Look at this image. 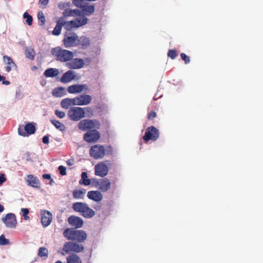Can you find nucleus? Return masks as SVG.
<instances>
[{"instance_id": "nucleus-22", "label": "nucleus", "mask_w": 263, "mask_h": 263, "mask_svg": "<svg viewBox=\"0 0 263 263\" xmlns=\"http://www.w3.org/2000/svg\"><path fill=\"white\" fill-rule=\"evenodd\" d=\"M66 25V20L64 17H61L57 21V24L53 30L52 31V34L54 35H59L61 33L62 27Z\"/></svg>"}, {"instance_id": "nucleus-13", "label": "nucleus", "mask_w": 263, "mask_h": 263, "mask_svg": "<svg viewBox=\"0 0 263 263\" xmlns=\"http://www.w3.org/2000/svg\"><path fill=\"white\" fill-rule=\"evenodd\" d=\"M67 221L72 227L70 229H80L84 224L83 220L81 217L76 215L70 216L67 219Z\"/></svg>"}, {"instance_id": "nucleus-47", "label": "nucleus", "mask_w": 263, "mask_h": 263, "mask_svg": "<svg viewBox=\"0 0 263 263\" xmlns=\"http://www.w3.org/2000/svg\"><path fill=\"white\" fill-rule=\"evenodd\" d=\"M21 212L23 213V216H25L28 214L29 210L28 209L22 208L21 209Z\"/></svg>"}, {"instance_id": "nucleus-14", "label": "nucleus", "mask_w": 263, "mask_h": 263, "mask_svg": "<svg viewBox=\"0 0 263 263\" xmlns=\"http://www.w3.org/2000/svg\"><path fill=\"white\" fill-rule=\"evenodd\" d=\"M35 127L31 123H27L24 127L20 126L18 128V133L20 135L25 137L28 135H31L35 133Z\"/></svg>"}, {"instance_id": "nucleus-12", "label": "nucleus", "mask_w": 263, "mask_h": 263, "mask_svg": "<svg viewBox=\"0 0 263 263\" xmlns=\"http://www.w3.org/2000/svg\"><path fill=\"white\" fill-rule=\"evenodd\" d=\"M2 220L5 226L9 228H14L17 224L16 216L13 213L6 214L4 217L2 218Z\"/></svg>"}, {"instance_id": "nucleus-7", "label": "nucleus", "mask_w": 263, "mask_h": 263, "mask_svg": "<svg viewBox=\"0 0 263 263\" xmlns=\"http://www.w3.org/2000/svg\"><path fill=\"white\" fill-rule=\"evenodd\" d=\"M109 161H105L97 164L95 166V174L101 177L106 176L109 171Z\"/></svg>"}, {"instance_id": "nucleus-2", "label": "nucleus", "mask_w": 263, "mask_h": 263, "mask_svg": "<svg viewBox=\"0 0 263 263\" xmlns=\"http://www.w3.org/2000/svg\"><path fill=\"white\" fill-rule=\"evenodd\" d=\"M113 152V148L110 145L105 147L101 144H95L90 147L89 154L90 156L95 159H101L106 155H112Z\"/></svg>"}, {"instance_id": "nucleus-33", "label": "nucleus", "mask_w": 263, "mask_h": 263, "mask_svg": "<svg viewBox=\"0 0 263 263\" xmlns=\"http://www.w3.org/2000/svg\"><path fill=\"white\" fill-rule=\"evenodd\" d=\"M76 78V72L73 70H68L67 71V83L75 79Z\"/></svg>"}, {"instance_id": "nucleus-62", "label": "nucleus", "mask_w": 263, "mask_h": 263, "mask_svg": "<svg viewBox=\"0 0 263 263\" xmlns=\"http://www.w3.org/2000/svg\"><path fill=\"white\" fill-rule=\"evenodd\" d=\"M49 180H50V184H51L53 182V180L51 178V179H49Z\"/></svg>"}, {"instance_id": "nucleus-8", "label": "nucleus", "mask_w": 263, "mask_h": 263, "mask_svg": "<svg viewBox=\"0 0 263 263\" xmlns=\"http://www.w3.org/2000/svg\"><path fill=\"white\" fill-rule=\"evenodd\" d=\"M91 100V98L88 95H80L73 99L67 98V105H87Z\"/></svg>"}, {"instance_id": "nucleus-60", "label": "nucleus", "mask_w": 263, "mask_h": 263, "mask_svg": "<svg viewBox=\"0 0 263 263\" xmlns=\"http://www.w3.org/2000/svg\"><path fill=\"white\" fill-rule=\"evenodd\" d=\"M63 236L66 237V229H65L63 232Z\"/></svg>"}, {"instance_id": "nucleus-15", "label": "nucleus", "mask_w": 263, "mask_h": 263, "mask_svg": "<svg viewBox=\"0 0 263 263\" xmlns=\"http://www.w3.org/2000/svg\"><path fill=\"white\" fill-rule=\"evenodd\" d=\"M52 55L56 58L57 61L66 62V50L62 49L60 47H56L51 49Z\"/></svg>"}, {"instance_id": "nucleus-18", "label": "nucleus", "mask_w": 263, "mask_h": 263, "mask_svg": "<svg viewBox=\"0 0 263 263\" xmlns=\"http://www.w3.org/2000/svg\"><path fill=\"white\" fill-rule=\"evenodd\" d=\"M3 59L4 63L6 65L5 67V70L7 72H9L12 70L16 69V65L10 57L5 55L3 56Z\"/></svg>"}, {"instance_id": "nucleus-51", "label": "nucleus", "mask_w": 263, "mask_h": 263, "mask_svg": "<svg viewBox=\"0 0 263 263\" xmlns=\"http://www.w3.org/2000/svg\"><path fill=\"white\" fill-rule=\"evenodd\" d=\"M61 81L63 83H66V72L63 74V76L61 78Z\"/></svg>"}, {"instance_id": "nucleus-37", "label": "nucleus", "mask_w": 263, "mask_h": 263, "mask_svg": "<svg viewBox=\"0 0 263 263\" xmlns=\"http://www.w3.org/2000/svg\"><path fill=\"white\" fill-rule=\"evenodd\" d=\"M178 55L177 50L175 49H170L167 52V56L171 59H175Z\"/></svg>"}, {"instance_id": "nucleus-63", "label": "nucleus", "mask_w": 263, "mask_h": 263, "mask_svg": "<svg viewBox=\"0 0 263 263\" xmlns=\"http://www.w3.org/2000/svg\"><path fill=\"white\" fill-rule=\"evenodd\" d=\"M55 263H62V262L60 260H58L55 262Z\"/></svg>"}, {"instance_id": "nucleus-25", "label": "nucleus", "mask_w": 263, "mask_h": 263, "mask_svg": "<svg viewBox=\"0 0 263 263\" xmlns=\"http://www.w3.org/2000/svg\"><path fill=\"white\" fill-rule=\"evenodd\" d=\"M59 73V70L57 68H48L44 71V74L47 78H53L57 76Z\"/></svg>"}, {"instance_id": "nucleus-59", "label": "nucleus", "mask_w": 263, "mask_h": 263, "mask_svg": "<svg viewBox=\"0 0 263 263\" xmlns=\"http://www.w3.org/2000/svg\"><path fill=\"white\" fill-rule=\"evenodd\" d=\"M63 251L66 252V242L63 244Z\"/></svg>"}, {"instance_id": "nucleus-29", "label": "nucleus", "mask_w": 263, "mask_h": 263, "mask_svg": "<svg viewBox=\"0 0 263 263\" xmlns=\"http://www.w3.org/2000/svg\"><path fill=\"white\" fill-rule=\"evenodd\" d=\"M67 263H82V261L79 256L72 254L67 257Z\"/></svg>"}, {"instance_id": "nucleus-4", "label": "nucleus", "mask_w": 263, "mask_h": 263, "mask_svg": "<svg viewBox=\"0 0 263 263\" xmlns=\"http://www.w3.org/2000/svg\"><path fill=\"white\" fill-rule=\"evenodd\" d=\"M87 235L85 231L78 229H67V239L82 243L87 239Z\"/></svg>"}, {"instance_id": "nucleus-50", "label": "nucleus", "mask_w": 263, "mask_h": 263, "mask_svg": "<svg viewBox=\"0 0 263 263\" xmlns=\"http://www.w3.org/2000/svg\"><path fill=\"white\" fill-rule=\"evenodd\" d=\"M49 2V0H40L39 3L43 5H46L48 4Z\"/></svg>"}, {"instance_id": "nucleus-3", "label": "nucleus", "mask_w": 263, "mask_h": 263, "mask_svg": "<svg viewBox=\"0 0 263 263\" xmlns=\"http://www.w3.org/2000/svg\"><path fill=\"white\" fill-rule=\"evenodd\" d=\"M117 180V178H115L111 183L107 178L101 179L93 178L92 179V184L100 192L105 193L110 189L111 184L114 187H116L115 183Z\"/></svg>"}, {"instance_id": "nucleus-20", "label": "nucleus", "mask_w": 263, "mask_h": 263, "mask_svg": "<svg viewBox=\"0 0 263 263\" xmlns=\"http://www.w3.org/2000/svg\"><path fill=\"white\" fill-rule=\"evenodd\" d=\"M87 196L89 199L96 202H100L103 198L102 192L99 190L89 191Z\"/></svg>"}, {"instance_id": "nucleus-5", "label": "nucleus", "mask_w": 263, "mask_h": 263, "mask_svg": "<svg viewBox=\"0 0 263 263\" xmlns=\"http://www.w3.org/2000/svg\"><path fill=\"white\" fill-rule=\"evenodd\" d=\"M72 209L77 213H80L85 218H90L95 215V211L90 208L87 204L82 202H77L72 204Z\"/></svg>"}, {"instance_id": "nucleus-10", "label": "nucleus", "mask_w": 263, "mask_h": 263, "mask_svg": "<svg viewBox=\"0 0 263 263\" xmlns=\"http://www.w3.org/2000/svg\"><path fill=\"white\" fill-rule=\"evenodd\" d=\"M159 137V130L154 126L148 127L145 132L143 139L145 142L149 140L156 141Z\"/></svg>"}, {"instance_id": "nucleus-19", "label": "nucleus", "mask_w": 263, "mask_h": 263, "mask_svg": "<svg viewBox=\"0 0 263 263\" xmlns=\"http://www.w3.org/2000/svg\"><path fill=\"white\" fill-rule=\"evenodd\" d=\"M52 219V214L49 211H45L41 214V220L44 227L48 226L51 222Z\"/></svg>"}, {"instance_id": "nucleus-35", "label": "nucleus", "mask_w": 263, "mask_h": 263, "mask_svg": "<svg viewBox=\"0 0 263 263\" xmlns=\"http://www.w3.org/2000/svg\"><path fill=\"white\" fill-rule=\"evenodd\" d=\"M26 57L31 60L34 58V51L32 48H27L25 50Z\"/></svg>"}, {"instance_id": "nucleus-24", "label": "nucleus", "mask_w": 263, "mask_h": 263, "mask_svg": "<svg viewBox=\"0 0 263 263\" xmlns=\"http://www.w3.org/2000/svg\"><path fill=\"white\" fill-rule=\"evenodd\" d=\"M85 189H75L72 192V196L74 199H83L86 194Z\"/></svg>"}, {"instance_id": "nucleus-58", "label": "nucleus", "mask_w": 263, "mask_h": 263, "mask_svg": "<svg viewBox=\"0 0 263 263\" xmlns=\"http://www.w3.org/2000/svg\"><path fill=\"white\" fill-rule=\"evenodd\" d=\"M4 79H5V77L0 74V82H2V80H4Z\"/></svg>"}, {"instance_id": "nucleus-48", "label": "nucleus", "mask_w": 263, "mask_h": 263, "mask_svg": "<svg viewBox=\"0 0 263 263\" xmlns=\"http://www.w3.org/2000/svg\"><path fill=\"white\" fill-rule=\"evenodd\" d=\"M22 95L21 94V93L20 92V91H16V93H15V98L17 99H21L22 98Z\"/></svg>"}, {"instance_id": "nucleus-55", "label": "nucleus", "mask_w": 263, "mask_h": 263, "mask_svg": "<svg viewBox=\"0 0 263 263\" xmlns=\"http://www.w3.org/2000/svg\"><path fill=\"white\" fill-rule=\"evenodd\" d=\"M4 210V207L0 203V213L3 212Z\"/></svg>"}, {"instance_id": "nucleus-17", "label": "nucleus", "mask_w": 263, "mask_h": 263, "mask_svg": "<svg viewBox=\"0 0 263 263\" xmlns=\"http://www.w3.org/2000/svg\"><path fill=\"white\" fill-rule=\"evenodd\" d=\"M100 138V134L96 129L90 130L84 135V140L88 142H96Z\"/></svg>"}, {"instance_id": "nucleus-54", "label": "nucleus", "mask_w": 263, "mask_h": 263, "mask_svg": "<svg viewBox=\"0 0 263 263\" xmlns=\"http://www.w3.org/2000/svg\"><path fill=\"white\" fill-rule=\"evenodd\" d=\"M73 164V160H69L68 161H67V164L69 165H72Z\"/></svg>"}, {"instance_id": "nucleus-45", "label": "nucleus", "mask_w": 263, "mask_h": 263, "mask_svg": "<svg viewBox=\"0 0 263 263\" xmlns=\"http://www.w3.org/2000/svg\"><path fill=\"white\" fill-rule=\"evenodd\" d=\"M42 141H43V143H44L45 144H48L49 142V136L48 135L44 136L42 138Z\"/></svg>"}, {"instance_id": "nucleus-36", "label": "nucleus", "mask_w": 263, "mask_h": 263, "mask_svg": "<svg viewBox=\"0 0 263 263\" xmlns=\"http://www.w3.org/2000/svg\"><path fill=\"white\" fill-rule=\"evenodd\" d=\"M37 17L39 21V24L40 25H43L45 24V16L42 11H39L37 14Z\"/></svg>"}, {"instance_id": "nucleus-64", "label": "nucleus", "mask_w": 263, "mask_h": 263, "mask_svg": "<svg viewBox=\"0 0 263 263\" xmlns=\"http://www.w3.org/2000/svg\"><path fill=\"white\" fill-rule=\"evenodd\" d=\"M36 69V67L34 66V67H33L32 68V69Z\"/></svg>"}, {"instance_id": "nucleus-61", "label": "nucleus", "mask_w": 263, "mask_h": 263, "mask_svg": "<svg viewBox=\"0 0 263 263\" xmlns=\"http://www.w3.org/2000/svg\"><path fill=\"white\" fill-rule=\"evenodd\" d=\"M24 216V219H25V220H28V219H29V216H27V215H25V216Z\"/></svg>"}, {"instance_id": "nucleus-16", "label": "nucleus", "mask_w": 263, "mask_h": 263, "mask_svg": "<svg viewBox=\"0 0 263 263\" xmlns=\"http://www.w3.org/2000/svg\"><path fill=\"white\" fill-rule=\"evenodd\" d=\"M84 250V247L82 244L75 241L67 242V253L70 252L80 253Z\"/></svg>"}, {"instance_id": "nucleus-56", "label": "nucleus", "mask_w": 263, "mask_h": 263, "mask_svg": "<svg viewBox=\"0 0 263 263\" xmlns=\"http://www.w3.org/2000/svg\"><path fill=\"white\" fill-rule=\"evenodd\" d=\"M66 42H67V41H66V34H65V36L63 39V44L66 46Z\"/></svg>"}, {"instance_id": "nucleus-23", "label": "nucleus", "mask_w": 263, "mask_h": 263, "mask_svg": "<svg viewBox=\"0 0 263 263\" xmlns=\"http://www.w3.org/2000/svg\"><path fill=\"white\" fill-rule=\"evenodd\" d=\"M79 37L75 33L67 36V47L79 46Z\"/></svg>"}, {"instance_id": "nucleus-43", "label": "nucleus", "mask_w": 263, "mask_h": 263, "mask_svg": "<svg viewBox=\"0 0 263 263\" xmlns=\"http://www.w3.org/2000/svg\"><path fill=\"white\" fill-rule=\"evenodd\" d=\"M55 115L60 118H63L65 116V114L64 112L60 111L59 110H55Z\"/></svg>"}, {"instance_id": "nucleus-21", "label": "nucleus", "mask_w": 263, "mask_h": 263, "mask_svg": "<svg viewBox=\"0 0 263 263\" xmlns=\"http://www.w3.org/2000/svg\"><path fill=\"white\" fill-rule=\"evenodd\" d=\"M27 185L33 187H39L40 182L37 177L33 175H28L26 179Z\"/></svg>"}, {"instance_id": "nucleus-26", "label": "nucleus", "mask_w": 263, "mask_h": 263, "mask_svg": "<svg viewBox=\"0 0 263 263\" xmlns=\"http://www.w3.org/2000/svg\"><path fill=\"white\" fill-rule=\"evenodd\" d=\"M92 183V180L88 178L87 173L83 172L81 174V179L79 181L80 184L84 185H89Z\"/></svg>"}, {"instance_id": "nucleus-40", "label": "nucleus", "mask_w": 263, "mask_h": 263, "mask_svg": "<svg viewBox=\"0 0 263 263\" xmlns=\"http://www.w3.org/2000/svg\"><path fill=\"white\" fill-rule=\"evenodd\" d=\"M58 7L61 10H63V15L64 17H66V4L65 3H60L58 4Z\"/></svg>"}, {"instance_id": "nucleus-32", "label": "nucleus", "mask_w": 263, "mask_h": 263, "mask_svg": "<svg viewBox=\"0 0 263 263\" xmlns=\"http://www.w3.org/2000/svg\"><path fill=\"white\" fill-rule=\"evenodd\" d=\"M38 255L41 257L47 258L48 256V250L45 247H41L39 249Z\"/></svg>"}, {"instance_id": "nucleus-53", "label": "nucleus", "mask_w": 263, "mask_h": 263, "mask_svg": "<svg viewBox=\"0 0 263 263\" xmlns=\"http://www.w3.org/2000/svg\"><path fill=\"white\" fill-rule=\"evenodd\" d=\"M2 84L6 85H8L10 84V82L9 81L6 80L4 79V80H2Z\"/></svg>"}, {"instance_id": "nucleus-49", "label": "nucleus", "mask_w": 263, "mask_h": 263, "mask_svg": "<svg viewBox=\"0 0 263 263\" xmlns=\"http://www.w3.org/2000/svg\"><path fill=\"white\" fill-rule=\"evenodd\" d=\"M43 178L45 179H48V180H49V179H51V175L49 174H44L43 175Z\"/></svg>"}, {"instance_id": "nucleus-34", "label": "nucleus", "mask_w": 263, "mask_h": 263, "mask_svg": "<svg viewBox=\"0 0 263 263\" xmlns=\"http://www.w3.org/2000/svg\"><path fill=\"white\" fill-rule=\"evenodd\" d=\"M23 18L26 19V23L28 25L31 26L32 24L33 18L27 12L23 14Z\"/></svg>"}, {"instance_id": "nucleus-30", "label": "nucleus", "mask_w": 263, "mask_h": 263, "mask_svg": "<svg viewBox=\"0 0 263 263\" xmlns=\"http://www.w3.org/2000/svg\"><path fill=\"white\" fill-rule=\"evenodd\" d=\"M79 46H81L82 48H86L90 44V41L88 38L86 36H81L79 38Z\"/></svg>"}, {"instance_id": "nucleus-38", "label": "nucleus", "mask_w": 263, "mask_h": 263, "mask_svg": "<svg viewBox=\"0 0 263 263\" xmlns=\"http://www.w3.org/2000/svg\"><path fill=\"white\" fill-rule=\"evenodd\" d=\"M85 110V115H86V116L87 117H91L93 115V110L92 109H91L90 107H86L84 108Z\"/></svg>"}, {"instance_id": "nucleus-46", "label": "nucleus", "mask_w": 263, "mask_h": 263, "mask_svg": "<svg viewBox=\"0 0 263 263\" xmlns=\"http://www.w3.org/2000/svg\"><path fill=\"white\" fill-rule=\"evenodd\" d=\"M6 181V178L4 174H0V185H2Z\"/></svg>"}, {"instance_id": "nucleus-41", "label": "nucleus", "mask_w": 263, "mask_h": 263, "mask_svg": "<svg viewBox=\"0 0 263 263\" xmlns=\"http://www.w3.org/2000/svg\"><path fill=\"white\" fill-rule=\"evenodd\" d=\"M180 57L181 58V59L184 61V63L186 64H189L190 62V57L186 55L185 53H181L180 54Z\"/></svg>"}, {"instance_id": "nucleus-9", "label": "nucleus", "mask_w": 263, "mask_h": 263, "mask_svg": "<svg viewBox=\"0 0 263 263\" xmlns=\"http://www.w3.org/2000/svg\"><path fill=\"white\" fill-rule=\"evenodd\" d=\"M100 125V122L97 120L84 119L78 124L79 128L82 131H86L94 128H99Z\"/></svg>"}, {"instance_id": "nucleus-39", "label": "nucleus", "mask_w": 263, "mask_h": 263, "mask_svg": "<svg viewBox=\"0 0 263 263\" xmlns=\"http://www.w3.org/2000/svg\"><path fill=\"white\" fill-rule=\"evenodd\" d=\"M9 243L8 239H6L3 235L0 236V245L5 246Z\"/></svg>"}, {"instance_id": "nucleus-6", "label": "nucleus", "mask_w": 263, "mask_h": 263, "mask_svg": "<svg viewBox=\"0 0 263 263\" xmlns=\"http://www.w3.org/2000/svg\"><path fill=\"white\" fill-rule=\"evenodd\" d=\"M72 52L67 50V66L69 68L79 69L83 67L84 62L82 59H72Z\"/></svg>"}, {"instance_id": "nucleus-57", "label": "nucleus", "mask_w": 263, "mask_h": 263, "mask_svg": "<svg viewBox=\"0 0 263 263\" xmlns=\"http://www.w3.org/2000/svg\"><path fill=\"white\" fill-rule=\"evenodd\" d=\"M66 42H67V41H66V34H65V36L63 39V44L66 46Z\"/></svg>"}, {"instance_id": "nucleus-52", "label": "nucleus", "mask_w": 263, "mask_h": 263, "mask_svg": "<svg viewBox=\"0 0 263 263\" xmlns=\"http://www.w3.org/2000/svg\"><path fill=\"white\" fill-rule=\"evenodd\" d=\"M61 105L63 108H66V99H64L62 100V101L61 102Z\"/></svg>"}, {"instance_id": "nucleus-44", "label": "nucleus", "mask_w": 263, "mask_h": 263, "mask_svg": "<svg viewBox=\"0 0 263 263\" xmlns=\"http://www.w3.org/2000/svg\"><path fill=\"white\" fill-rule=\"evenodd\" d=\"M156 117V113L155 111H152L148 114V119L149 120H152V119H154Z\"/></svg>"}, {"instance_id": "nucleus-42", "label": "nucleus", "mask_w": 263, "mask_h": 263, "mask_svg": "<svg viewBox=\"0 0 263 263\" xmlns=\"http://www.w3.org/2000/svg\"><path fill=\"white\" fill-rule=\"evenodd\" d=\"M58 170L59 171L60 174L64 176L66 175V167L60 165L58 167Z\"/></svg>"}, {"instance_id": "nucleus-27", "label": "nucleus", "mask_w": 263, "mask_h": 263, "mask_svg": "<svg viewBox=\"0 0 263 263\" xmlns=\"http://www.w3.org/2000/svg\"><path fill=\"white\" fill-rule=\"evenodd\" d=\"M52 94L55 97H62L65 94V88L63 87L55 88L52 90Z\"/></svg>"}, {"instance_id": "nucleus-31", "label": "nucleus", "mask_w": 263, "mask_h": 263, "mask_svg": "<svg viewBox=\"0 0 263 263\" xmlns=\"http://www.w3.org/2000/svg\"><path fill=\"white\" fill-rule=\"evenodd\" d=\"M52 124L58 129L61 131H63L65 129V125L60 122L59 121L55 120H50Z\"/></svg>"}, {"instance_id": "nucleus-28", "label": "nucleus", "mask_w": 263, "mask_h": 263, "mask_svg": "<svg viewBox=\"0 0 263 263\" xmlns=\"http://www.w3.org/2000/svg\"><path fill=\"white\" fill-rule=\"evenodd\" d=\"M83 90V86L79 85H73L70 86L67 88V91L69 93H78L81 92Z\"/></svg>"}, {"instance_id": "nucleus-11", "label": "nucleus", "mask_w": 263, "mask_h": 263, "mask_svg": "<svg viewBox=\"0 0 263 263\" xmlns=\"http://www.w3.org/2000/svg\"><path fill=\"white\" fill-rule=\"evenodd\" d=\"M85 110L79 107H73L68 110L69 117L73 121H79L85 117Z\"/></svg>"}, {"instance_id": "nucleus-1", "label": "nucleus", "mask_w": 263, "mask_h": 263, "mask_svg": "<svg viewBox=\"0 0 263 263\" xmlns=\"http://www.w3.org/2000/svg\"><path fill=\"white\" fill-rule=\"evenodd\" d=\"M73 4L81 9H76L73 11L67 9V16L83 15L80 18H77L72 21H67V29H69L72 27L78 28L84 25L87 23L88 19L84 15L89 16L95 12V6L93 5H87L86 2H81L80 1L77 2L76 0L72 1Z\"/></svg>"}]
</instances>
